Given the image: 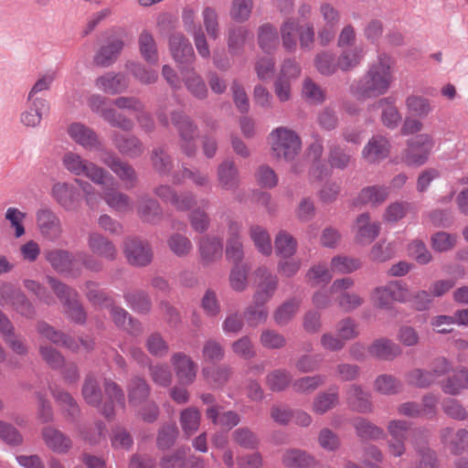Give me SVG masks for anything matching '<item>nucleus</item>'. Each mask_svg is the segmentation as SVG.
Returning <instances> with one entry per match:
<instances>
[{
  "mask_svg": "<svg viewBox=\"0 0 468 468\" xmlns=\"http://www.w3.org/2000/svg\"><path fill=\"white\" fill-rule=\"evenodd\" d=\"M392 59L384 53H378L364 77L350 86L351 93L359 100L384 95L393 80Z\"/></svg>",
  "mask_w": 468,
  "mask_h": 468,
  "instance_id": "f257e3e1",
  "label": "nucleus"
},
{
  "mask_svg": "<svg viewBox=\"0 0 468 468\" xmlns=\"http://www.w3.org/2000/svg\"><path fill=\"white\" fill-rule=\"evenodd\" d=\"M61 164L69 174L84 176L98 186H104L108 180L113 179L106 169L73 151L64 153Z\"/></svg>",
  "mask_w": 468,
  "mask_h": 468,
  "instance_id": "f03ea898",
  "label": "nucleus"
},
{
  "mask_svg": "<svg viewBox=\"0 0 468 468\" xmlns=\"http://www.w3.org/2000/svg\"><path fill=\"white\" fill-rule=\"evenodd\" d=\"M273 154L286 161H292L302 150V140L298 133L285 126L273 129L270 135Z\"/></svg>",
  "mask_w": 468,
  "mask_h": 468,
  "instance_id": "7ed1b4c3",
  "label": "nucleus"
},
{
  "mask_svg": "<svg viewBox=\"0 0 468 468\" xmlns=\"http://www.w3.org/2000/svg\"><path fill=\"white\" fill-rule=\"evenodd\" d=\"M47 282L63 304L69 318L75 323H84L86 314L77 299V292L51 276L47 277Z\"/></svg>",
  "mask_w": 468,
  "mask_h": 468,
  "instance_id": "20e7f679",
  "label": "nucleus"
},
{
  "mask_svg": "<svg viewBox=\"0 0 468 468\" xmlns=\"http://www.w3.org/2000/svg\"><path fill=\"white\" fill-rule=\"evenodd\" d=\"M171 121L178 132L183 153L188 157L195 156L197 149L196 140L198 136L197 125L181 111L173 112Z\"/></svg>",
  "mask_w": 468,
  "mask_h": 468,
  "instance_id": "39448f33",
  "label": "nucleus"
},
{
  "mask_svg": "<svg viewBox=\"0 0 468 468\" xmlns=\"http://www.w3.org/2000/svg\"><path fill=\"white\" fill-rule=\"evenodd\" d=\"M37 332L44 338L49 340L53 344L64 346L72 352H78L80 350V345L88 352L92 350L94 346V342L91 339L80 338L79 340H75L71 336L65 335L63 332L56 330L45 322L38 323Z\"/></svg>",
  "mask_w": 468,
  "mask_h": 468,
  "instance_id": "423d86ee",
  "label": "nucleus"
},
{
  "mask_svg": "<svg viewBox=\"0 0 468 468\" xmlns=\"http://www.w3.org/2000/svg\"><path fill=\"white\" fill-rule=\"evenodd\" d=\"M100 160L124 184L126 188L130 189L135 186L137 173L128 162L122 160L114 152L108 149L103 150Z\"/></svg>",
  "mask_w": 468,
  "mask_h": 468,
  "instance_id": "0eeeda50",
  "label": "nucleus"
},
{
  "mask_svg": "<svg viewBox=\"0 0 468 468\" xmlns=\"http://www.w3.org/2000/svg\"><path fill=\"white\" fill-rule=\"evenodd\" d=\"M355 282L352 278H341L336 279L333 282L330 286V293L336 294V302L338 306L345 312H352L364 303V298L358 293L354 292H347L348 289L352 288Z\"/></svg>",
  "mask_w": 468,
  "mask_h": 468,
  "instance_id": "6e6552de",
  "label": "nucleus"
},
{
  "mask_svg": "<svg viewBox=\"0 0 468 468\" xmlns=\"http://www.w3.org/2000/svg\"><path fill=\"white\" fill-rule=\"evenodd\" d=\"M67 133L75 144L85 150H95L100 152L101 154H103V150H107L103 147L97 133L82 122H75L70 123L67 128Z\"/></svg>",
  "mask_w": 468,
  "mask_h": 468,
  "instance_id": "1a4fd4ad",
  "label": "nucleus"
},
{
  "mask_svg": "<svg viewBox=\"0 0 468 468\" xmlns=\"http://www.w3.org/2000/svg\"><path fill=\"white\" fill-rule=\"evenodd\" d=\"M0 304L10 305L27 317H31L35 314L34 306L26 294L11 283L0 284Z\"/></svg>",
  "mask_w": 468,
  "mask_h": 468,
  "instance_id": "9d476101",
  "label": "nucleus"
},
{
  "mask_svg": "<svg viewBox=\"0 0 468 468\" xmlns=\"http://www.w3.org/2000/svg\"><path fill=\"white\" fill-rule=\"evenodd\" d=\"M257 282V290L253 295V301L260 304H265L275 294L278 288L279 279L266 266H260L254 271Z\"/></svg>",
  "mask_w": 468,
  "mask_h": 468,
  "instance_id": "9b49d317",
  "label": "nucleus"
},
{
  "mask_svg": "<svg viewBox=\"0 0 468 468\" xmlns=\"http://www.w3.org/2000/svg\"><path fill=\"white\" fill-rule=\"evenodd\" d=\"M50 196L66 211H76L81 205L80 189L69 182H56L50 189Z\"/></svg>",
  "mask_w": 468,
  "mask_h": 468,
  "instance_id": "f8f14e48",
  "label": "nucleus"
},
{
  "mask_svg": "<svg viewBox=\"0 0 468 468\" xmlns=\"http://www.w3.org/2000/svg\"><path fill=\"white\" fill-rule=\"evenodd\" d=\"M36 222L40 235L49 240H58L63 233L61 220L49 207H41L36 212Z\"/></svg>",
  "mask_w": 468,
  "mask_h": 468,
  "instance_id": "ddd939ff",
  "label": "nucleus"
},
{
  "mask_svg": "<svg viewBox=\"0 0 468 468\" xmlns=\"http://www.w3.org/2000/svg\"><path fill=\"white\" fill-rule=\"evenodd\" d=\"M242 225L238 221H229L228 238L226 240L225 255L227 261L233 264H241L244 259L242 241Z\"/></svg>",
  "mask_w": 468,
  "mask_h": 468,
  "instance_id": "4468645a",
  "label": "nucleus"
},
{
  "mask_svg": "<svg viewBox=\"0 0 468 468\" xmlns=\"http://www.w3.org/2000/svg\"><path fill=\"white\" fill-rule=\"evenodd\" d=\"M390 440L388 448L395 457H400L406 452L405 441L410 430V423L402 420H392L387 426Z\"/></svg>",
  "mask_w": 468,
  "mask_h": 468,
  "instance_id": "2eb2a0df",
  "label": "nucleus"
},
{
  "mask_svg": "<svg viewBox=\"0 0 468 468\" xmlns=\"http://www.w3.org/2000/svg\"><path fill=\"white\" fill-rule=\"evenodd\" d=\"M49 103L46 99L26 100L19 121L25 127L37 128L40 125L43 117L48 113Z\"/></svg>",
  "mask_w": 468,
  "mask_h": 468,
  "instance_id": "dca6fc26",
  "label": "nucleus"
},
{
  "mask_svg": "<svg viewBox=\"0 0 468 468\" xmlns=\"http://www.w3.org/2000/svg\"><path fill=\"white\" fill-rule=\"evenodd\" d=\"M170 362L179 383L191 385L195 381L197 365L188 355L183 352L174 353L171 356Z\"/></svg>",
  "mask_w": 468,
  "mask_h": 468,
  "instance_id": "f3484780",
  "label": "nucleus"
},
{
  "mask_svg": "<svg viewBox=\"0 0 468 468\" xmlns=\"http://www.w3.org/2000/svg\"><path fill=\"white\" fill-rule=\"evenodd\" d=\"M46 260L52 268L60 273H69L77 276L80 270L77 266V254L73 255L66 250L55 249L47 251Z\"/></svg>",
  "mask_w": 468,
  "mask_h": 468,
  "instance_id": "a211bd4d",
  "label": "nucleus"
},
{
  "mask_svg": "<svg viewBox=\"0 0 468 468\" xmlns=\"http://www.w3.org/2000/svg\"><path fill=\"white\" fill-rule=\"evenodd\" d=\"M124 254L130 264L145 266L152 261L153 252L150 245L141 239L131 238L124 242Z\"/></svg>",
  "mask_w": 468,
  "mask_h": 468,
  "instance_id": "6ab92c4d",
  "label": "nucleus"
},
{
  "mask_svg": "<svg viewBox=\"0 0 468 468\" xmlns=\"http://www.w3.org/2000/svg\"><path fill=\"white\" fill-rule=\"evenodd\" d=\"M111 140L116 150L129 158H137L144 152L143 142L133 134H124L114 131L111 134Z\"/></svg>",
  "mask_w": 468,
  "mask_h": 468,
  "instance_id": "aec40b11",
  "label": "nucleus"
},
{
  "mask_svg": "<svg viewBox=\"0 0 468 468\" xmlns=\"http://www.w3.org/2000/svg\"><path fill=\"white\" fill-rule=\"evenodd\" d=\"M154 194L163 201L170 203L177 210L181 211L189 210L197 204V199L193 193L184 192L177 194L171 186L167 185L156 187L154 189Z\"/></svg>",
  "mask_w": 468,
  "mask_h": 468,
  "instance_id": "412c9836",
  "label": "nucleus"
},
{
  "mask_svg": "<svg viewBox=\"0 0 468 468\" xmlns=\"http://www.w3.org/2000/svg\"><path fill=\"white\" fill-rule=\"evenodd\" d=\"M169 50L175 61L180 66L188 65L194 60L193 47L180 32L173 33L169 37Z\"/></svg>",
  "mask_w": 468,
  "mask_h": 468,
  "instance_id": "4be33fe9",
  "label": "nucleus"
},
{
  "mask_svg": "<svg viewBox=\"0 0 468 468\" xmlns=\"http://www.w3.org/2000/svg\"><path fill=\"white\" fill-rule=\"evenodd\" d=\"M200 262L207 267L222 257L223 245L221 239L216 236L205 235L197 242Z\"/></svg>",
  "mask_w": 468,
  "mask_h": 468,
  "instance_id": "5701e85b",
  "label": "nucleus"
},
{
  "mask_svg": "<svg viewBox=\"0 0 468 468\" xmlns=\"http://www.w3.org/2000/svg\"><path fill=\"white\" fill-rule=\"evenodd\" d=\"M441 443L448 448L453 455H461L468 451V430L444 428L440 432Z\"/></svg>",
  "mask_w": 468,
  "mask_h": 468,
  "instance_id": "b1692460",
  "label": "nucleus"
},
{
  "mask_svg": "<svg viewBox=\"0 0 468 468\" xmlns=\"http://www.w3.org/2000/svg\"><path fill=\"white\" fill-rule=\"evenodd\" d=\"M95 87L107 94L117 95L124 92L129 87V80L123 73L106 72L94 81Z\"/></svg>",
  "mask_w": 468,
  "mask_h": 468,
  "instance_id": "393cba45",
  "label": "nucleus"
},
{
  "mask_svg": "<svg viewBox=\"0 0 468 468\" xmlns=\"http://www.w3.org/2000/svg\"><path fill=\"white\" fill-rule=\"evenodd\" d=\"M380 224L370 221L367 213L360 214L353 226L355 239L357 243L367 245L371 243L379 234Z\"/></svg>",
  "mask_w": 468,
  "mask_h": 468,
  "instance_id": "a878e982",
  "label": "nucleus"
},
{
  "mask_svg": "<svg viewBox=\"0 0 468 468\" xmlns=\"http://www.w3.org/2000/svg\"><path fill=\"white\" fill-rule=\"evenodd\" d=\"M87 245L93 255L106 261H112L117 257L118 251L115 245L98 232H90L88 235Z\"/></svg>",
  "mask_w": 468,
  "mask_h": 468,
  "instance_id": "bb28decb",
  "label": "nucleus"
},
{
  "mask_svg": "<svg viewBox=\"0 0 468 468\" xmlns=\"http://www.w3.org/2000/svg\"><path fill=\"white\" fill-rule=\"evenodd\" d=\"M348 407L359 413H369L373 410L370 393L360 385L353 384L347 387L345 392Z\"/></svg>",
  "mask_w": 468,
  "mask_h": 468,
  "instance_id": "cd10ccee",
  "label": "nucleus"
},
{
  "mask_svg": "<svg viewBox=\"0 0 468 468\" xmlns=\"http://www.w3.org/2000/svg\"><path fill=\"white\" fill-rule=\"evenodd\" d=\"M257 42L264 53H274L281 44L277 27L270 22L260 25L257 29Z\"/></svg>",
  "mask_w": 468,
  "mask_h": 468,
  "instance_id": "c85d7f7f",
  "label": "nucleus"
},
{
  "mask_svg": "<svg viewBox=\"0 0 468 468\" xmlns=\"http://www.w3.org/2000/svg\"><path fill=\"white\" fill-rule=\"evenodd\" d=\"M389 143L381 135L372 136L362 150L363 159L369 164L378 163L388 157Z\"/></svg>",
  "mask_w": 468,
  "mask_h": 468,
  "instance_id": "c756f323",
  "label": "nucleus"
},
{
  "mask_svg": "<svg viewBox=\"0 0 468 468\" xmlns=\"http://www.w3.org/2000/svg\"><path fill=\"white\" fill-rule=\"evenodd\" d=\"M376 109H382L381 121L386 127L389 129L398 127L401 121V115L392 98H382L368 107V110Z\"/></svg>",
  "mask_w": 468,
  "mask_h": 468,
  "instance_id": "7c9ffc66",
  "label": "nucleus"
},
{
  "mask_svg": "<svg viewBox=\"0 0 468 468\" xmlns=\"http://www.w3.org/2000/svg\"><path fill=\"white\" fill-rule=\"evenodd\" d=\"M368 354L382 360H392L401 354V348L392 340L381 337L372 342L367 347Z\"/></svg>",
  "mask_w": 468,
  "mask_h": 468,
  "instance_id": "2f4dec72",
  "label": "nucleus"
},
{
  "mask_svg": "<svg viewBox=\"0 0 468 468\" xmlns=\"http://www.w3.org/2000/svg\"><path fill=\"white\" fill-rule=\"evenodd\" d=\"M42 435L46 445L57 453H66L72 446L69 437L52 427L44 428Z\"/></svg>",
  "mask_w": 468,
  "mask_h": 468,
  "instance_id": "473e14b6",
  "label": "nucleus"
},
{
  "mask_svg": "<svg viewBox=\"0 0 468 468\" xmlns=\"http://www.w3.org/2000/svg\"><path fill=\"white\" fill-rule=\"evenodd\" d=\"M299 22L292 17L286 18L280 27V40L282 48L290 53L297 48V35L300 30Z\"/></svg>",
  "mask_w": 468,
  "mask_h": 468,
  "instance_id": "72a5a7b5",
  "label": "nucleus"
},
{
  "mask_svg": "<svg viewBox=\"0 0 468 468\" xmlns=\"http://www.w3.org/2000/svg\"><path fill=\"white\" fill-rule=\"evenodd\" d=\"M338 61L340 70L346 72L359 67L366 57V50L363 46L339 48Z\"/></svg>",
  "mask_w": 468,
  "mask_h": 468,
  "instance_id": "f704fd0d",
  "label": "nucleus"
},
{
  "mask_svg": "<svg viewBox=\"0 0 468 468\" xmlns=\"http://www.w3.org/2000/svg\"><path fill=\"white\" fill-rule=\"evenodd\" d=\"M138 48L142 58L149 65H156L158 62L157 44L153 34L148 29H144L138 37Z\"/></svg>",
  "mask_w": 468,
  "mask_h": 468,
  "instance_id": "c9c22d12",
  "label": "nucleus"
},
{
  "mask_svg": "<svg viewBox=\"0 0 468 468\" xmlns=\"http://www.w3.org/2000/svg\"><path fill=\"white\" fill-rule=\"evenodd\" d=\"M389 187L385 186H371L361 189L356 198V205L378 206L382 204L389 196Z\"/></svg>",
  "mask_w": 468,
  "mask_h": 468,
  "instance_id": "e433bc0d",
  "label": "nucleus"
},
{
  "mask_svg": "<svg viewBox=\"0 0 468 468\" xmlns=\"http://www.w3.org/2000/svg\"><path fill=\"white\" fill-rule=\"evenodd\" d=\"M123 47L124 43L122 39H113L98 50L93 58L94 63L102 68L110 67L116 60Z\"/></svg>",
  "mask_w": 468,
  "mask_h": 468,
  "instance_id": "4c0bfd02",
  "label": "nucleus"
},
{
  "mask_svg": "<svg viewBox=\"0 0 468 468\" xmlns=\"http://www.w3.org/2000/svg\"><path fill=\"white\" fill-rule=\"evenodd\" d=\"M314 64L316 70L324 76H332L340 69L338 57L329 49L317 52L314 58Z\"/></svg>",
  "mask_w": 468,
  "mask_h": 468,
  "instance_id": "58836bf2",
  "label": "nucleus"
},
{
  "mask_svg": "<svg viewBox=\"0 0 468 468\" xmlns=\"http://www.w3.org/2000/svg\"><path fill=\"white\" fill-rule=\"evenodd\" d=\"M219 186L226 189H235L239 186V170L234 162L226 160L222 162L217 171Z\"/></svg>",
  "mask_w": 468,
  "mask_h": 468,
  "instance_id": "ea45409f",
  "label": "nucleus"
},
{
  "mask_svg": "<svg viewBox=\"0 0 468 468\" xmlns=\"http://www.w3.org/2000/svg\"><path fill=\"white\" fill-rule=\"evenodd\" d=\"M405 106L411 116L419 118L428 117L434 110L431 100L418 94L409 95L405 100Z\"/></svg>",
  "mask_w": 468,
  "mask_h": 468,
  "instance_id": "a19ab883",
  "label": "nucleus"
},
{
  "mask_svg": "<svg viewBox=\"0 0 468 468\" xmlns=\"http://www.w3.org/2000/svg\"><path fill=\"white\" fill-rule=\"evenodd\" d=\"M441 324H458L463 326H468V309H462L456 311L453 315H437L431 321V326L439 334H449L452 329L441 328Z\"/></svg>",
  "mask_w": 468,
  "mask_h": 468,
  "instance_id": "79ce46f5",
  "label": "nucleus"
},
{
  "mask_svg": "<svg viewBox=\"0 0 468 468\" xmlns=\"http://www.w3.org/2000/svg\"><path fill=\"white\" fill-rule=\"evenodd\" d=\"M464 389H468V369L466 367L457 369L441 384V390L452 396L459 395Z\"/></svg>",
  "mask_w": 468,
  "mask_h": 468,
  "instance_id": "37998d69",
  "label": "nucleus"
},
{
  "mask_svg": "<svg viewBox=\"0 0 468 468\" xmlns=\"http://www.w3.org/2000/svg\"><path fill=\"white\" fill-rule=\"evenodd\" d=\"M137 210L143 220L151 223L158 222L163 216L159 203L146 196L139 198Z\"/></svg>",
  "mask_w": 468,
  "mask_h": 468,
  "instance_id": "c03bdc74",
  "label": "nucleus"
},
{
  "mask_svg": "<svg viewBox=\"0 0 468 468\" xmlns=\"http://www.w3.org/2000/svg\"><path fill=\"white\" fill-rule=\"evenodd\" d=\"M102 198L111 208L118 212H128L133 207V203L129 196L113 188L104 190Z\"/></svg>",
  "mask_w": 468,
  "mask_h": 468,
  "instance_id": "a18cd8bd",
  "label": "nucleus"
},
{
  "mask_svg": "<svg viewBox=\"0 0 468 468\" xmlns=\"http://www.w3.org/2000/svg\"><path fill=\"white\" fill-rule=\"evenodd\" d=\"M105 393L111 399L110 404H105L101 409V413L105 418H112L114 415L113 401L121 408H124L125 397L122 389L113 381L106 380L104 383Z\"/></svg>",
  "mask_w": 468,
  "mask_h": 468,
  "instance_id": "49530a36",
  "label": "nucleus"
},
{
  "mask_svg": "<svg viewBox=\"0 0 468 468\" xmlns=\"http://www.w3.org/2000/svg\"><path fill=\"white\" fill-rule=\"evenodd\" d=\"M250 237L256 250L264 256H270L272 253V244L269 232L259 225H253L250 228Z\"/></svg>",
  "mask_w": 468,
  "mask_h": 468,
  "instance_id": "de8ad7c7",
  "label": "nucleus"
},
{
  "mask_svg": "<svg viewBox=\"0 0 468 468\" xmlns=\"http://www.w3.org/2000/svg\"><path fill=\"white\" fill-rule=\"evenodd\" d=\"M209 207V200L203 198L200 200V206L191 211L189 214V221L192 229L198 232L203 233L207 231L210 225V218L206 212Z\"/></svg>",
  "mask_w": 468,
  "mask_h": 468,
  "instance_id": "09e8293b",
  "label": "nucleus"
},
{
  "mask_svg": "<svg viewBox=\"0 0 468 468\" xmlns=\"http://www.w3.org/2000/svg\"><path fill=\"white\" fill-rule=\"evenodd\" d=\"M301 300L291 298L282 303L274 312L273 318L280 326L288 324L299 311Z\"/></svg>",
  "mask_w": 468,
  "mask_h": 468,
  "instance_id": "8fccbe9b",
  "label": "nucleus"
},
{
  "mask_svg": "<svg viewBox=\"0 0 468 468\" xmlns=\"http://www.w3.org/2000/svg\"><path fill=\"white\" fill-rule=\"evenodd\" d=\"M125 69L142 84H153L158 80L157 71L147 68L141 62L128 61L125 64Z\"/></svg>",
  "mask_w": 468,
  "mask_h": 468,
  "instance_id": "3c124183",
  "label": "nucleus"
},
{
  "mask_svg": "<svg viewBox=\"0 0 468 468\" xmlns=\"http://www.w3.org/2000/svg\"><path fill=\"white\" fill-rule=\"evenodd\" d=\"M274 249L277 256L291 258L296 251L297 241L290 233L281 230L274 239Z\"/></svg>",
  "mask_w": 468,
  "mask_h": 468,
  "instance_id": "603ef678",
  "label": "nucleus"
},
{
  "mask_svg": "<svg viewBox=\"0 0 468 468\" xmlns=\"http://www.w3.org/2000/svg\"><path fill=\"white\" fill-rule=\"evenodd\" d=\"M109 308H111L112 320L118 327L123 328L132 335H137L141 332L140 324L133 320L124 309L114 306L112 303Z\"/></svg>",
  "mask_w": 468,
  "mask_h": 468,
  "instance_id": "864d4df0",
  "label": "nucleus"
},
{
  "mask_svg": "<svg viewBox=\"0 0 468 468\" xmlns=\"http://www.w3.org/2000/svg\"><path fill=\"white\" fill-rule=\"evenodd\" d=\"M353 426L358 437L368 440H380L385 438V431L364 418L353 420Z\"/></svg>",
  "mask_w": 468,
  "mask_h": 468,
  "instance_id": "5fc2aeb1",
  "label": "nucleus"
},
{
  "mask_svg": "<svg viewBox=\"0 0 468 468\" xmlns=\"http://www.w3.org/2000/svg\"><path fill=\"white\" fill-rule=\"evenodd\" d=\"M206 414L212 423L218 424L229 430L237 426L240 421V418L237 412L229 410L219 414L217 406L209 407L207 410Z\"/></svg>",
  "mask_w": 468,
  "mask_h": 468,
  "instance_id": "6e6d98bb",
  "label": "nucleus"
},
{
  "mask_svg": "<svg viewBox=\"0 0 468 468\" xmlns=\"http://www.w3.org/2000/svg\"><path fill=\"white\" fill-rule=\"evenodd\" d=\"M232 374L231 367L228 366L205 367L202 368V375L207 382L216 387L224 386Z\"/></svg>",
  "mask_w": 468,
  "mask_h": 468,
  "instance_id": "4d7b16f0",
  "label": "nucleus"
},
{
  "mask_svg": "<svg viewBox=\"0 0 468 468\" xmlns=\"http://www.w3.org/2000/svg\"><path fill=\"white\" fill-rule=\"evenodd\" d=\"M337 388H330L328 392L319 393L314 399L313 410L317 414H324L338 404Z\"/></svg>",
  "mask_w": 468,
  "mask_h": 468,
  "instance_id": "13d9d810",
  "label": "nucleus"
},
{
  "mask_svg": "<svg viewBox=\"0 0 468 468\" xmlns=\"http://www.w3.org/2000/svg\"><path fill=\"white\" fill-rule=\"evenodd\" d=\"M282 463L289 468H309L314 463V461L305 452L292 449L284 452Z\"/></svg>",
  "mask_w": 468,
  "mask_h": 468,
  "instance_id": "bf43d9fd",
  "label": "nucleus"
},
{
  "mask_svg": "<svg viewBox=\"0 0 468 468\" xmlns=\"http://www.w3.org/2000/svg\"><path fill=\"white\" fill-rule=\"evenodd\" d=\"M200 419V411L195 407H189L181 411L179 422L186 436H191L198 430Z\"/></svg>",
  "mask_w": 468,
  "mask_h": 468,
  "instance_id": "052dcab7",
  "label": "nucleus"
},
{
  "mask_svg": "<svg viewBox=\"0 0 468 468\" xmlns=\"http://www.w3.org/2000/svg\"><path fill=\"white\" fill-rule=\"evenodd\" d=\"M435 139L433 136L427 133H422L415 135L414 137L407 141V146L419 148L424 152V154L419 155L417 160L420 162L423 160H429L431 154L435 147Z\"/></svg>",
  "mask_w": 468,
  "mask_h": 468,
  "instance_id": "680f3d73",
  "label": "nucleus"
},
{
  "mask_svg": "<svg viewBox=\"0 0 468 468\" xmlns=\"http://www.w3.org/2000/svg\"><path fill=\"white\" fill-rule=\"evenodd\" d=\"M186 178L191 179L197 187H207L209 186L208 176L199 170L193 171L183 166L180 172L172 175L173 183L176 185L182 184Z\"/></svg>",
  "mask_w": 468,
  "mask_h": 468,
  "instance_id": "e2e57ef3",
  "label": "nucleus"
},
{
  "mask_svg": "<svg viewBox=\"0 0 468 468\" xmlns=\"http://www.w3.org/2000/svg\"><path fill=\"white\" fill-rule=\"evenodd\" d=\"M101 118L111 126L119 128L122 131L129 132L134 127V122L131 118L117 112L113 108H106L101 111Z\"/></svg>",
  "mask_w": 468,
  "mask_h": 468,
  "instance_id": "0e129e2a",
  "label": "nucleus"
},
{
  "mask_svg": "<svg viewBox=\"0 0 468 468\" xmlns=\"http://www.w3.org/2000/svg\"><path fill=\"white\" fill-rule=\"evenodd\" d=\"M231 438L237 445L246 450H256L260 444L258 436L247 427L236 429L231 433Z\"/></svg>",
  "mask_w": 468,
  "mask_h": 468,
  "instance_id": "69168bd1",
  "label": "nucleus"
},
{
  "mask_svg": "<svg viewBox=\"0 0 468 468\" xmlns=\"http://www.w3.org/2000/svg\"><path fill=\"white\" fill-rule=\"evenodd\" d=\"M326 381V377L324 375H314L303 377L292 382V389L296 393L309 394L324 385Z\"/></svg>",
  "mask_w": 468,
  "mask_h": 468,
  "instance_id": "338daca9",
  "label": "nucleus"
},
{
  "mask_svg": "<svg viewBox=\"0 0 468 468\" xmlns=\"http://www.w3.org/2000/svg\"><path fill=\"white\" fill-rule=\"evenodd\" d=\"M401 382L392 375L383 374L378 376L374 381L376 391L383 395H393L400 391Z\"/></svg>",
  "mask_w": 468,
  "mask_h": 468,
  "instance_id": "774afa93",
  "label": "nucleus"
}]
</instances>
